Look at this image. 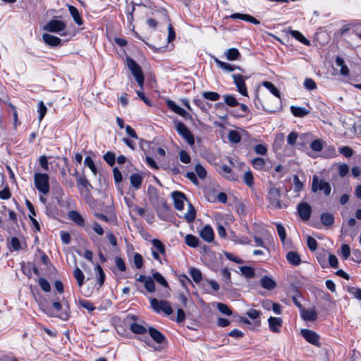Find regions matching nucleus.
<instances>
[{"label": "nucleus", "instance_id": "nucleus-1", "mask_svg": "<svg viewBox=\"0 0 361 361\" xmlns=\"http://www.w3.org/2000/svg\"><path fill=\"white\" fill-rule=\"evenodd\" d=\"M49 176L47 173H35L34 176L35 186L43 195L49 192Z\"/></svg>", "mask_w": 361, "mask_h": 361}, {"label": "nucleus", "instance_id": "nucleus-2", "mask_svg": "<svg viewBox=\"0 0 361 361\" xmlns=\"http://www.w3.org/2000/svg\"><path fill=\"white\" fill-rule=\"evenodd\" d=\"M312 191L314 193L323 192L326 196H329L331 192V187L329 182L314 175L312 177Z\"/></svg>", "mask_w": 361, "mask_h": 361}, {"label": "nucleus", "instance_id": "nucleus-3", "mask_svg": "<svg viewBox=\"0 0 361 361\" xmlns=\"http://www.w3.org/2000/svg\"><path fill=\"white\" fill-rule=\"evenodd\" d=\"M126 63L139 86L142 89L144 86L145 79L141 67L134 59L128 56L126 58Z\"/></svg>", "mask_w": 361, "mask_h": 361}, {"label": "nucleus", "instance_id": "nucleus-4", "mask_svg": "<svg viewBox=\"0 0 361 361\" xmlns=\"http://www.w3.org/2000/svg\"><path fill=\"white\" fill-rule=\"evenodd\" d=\"M150 305L154 311L157 313L163 312L166 315H170L173 313L171 303L167 300L159 301L156 298H152L150 300Z\"/></svg>", "mask_w": 361, "mask_h": 361}, {"label": "nucleus", "instance_id": "nucleus-5", "mask_svg": "<svg viewBox=\"0 0 361 361\" xmlns=\"http://www.w3.org/2000/svg\"><path fill=\"white\" fill-rule=\"evenodd\" d=\"M281 198V191L279 189L273 188L270 189L269 192V206L271 209H279L283 208V207H286V205L283 204L280 200Z\"/></svg>", "mask_w": 361, "mask_h": 361}, {"label": "nucleus", "instance_id": "nucleus-6", "mask_svg": "<svg viewBox=\"0 0 361 361\" xmlns=\"http://www.w3.org/2000/svg\"><path fill=\"white\" fill-rule=\"evenodd\" d=\"M175 126L178 133L182 136L190 146H192L195 144L194 136L186 126L181 122H176Z\"/></svg>", "mask_w": 361, "mask_h": 361}, {"label": "nucleus", "instance_id": "nucleus-7", "mask_svg": "<svg viewBox=\"0 0 361 361\" xmlns=\"http://www.w3.org/2000/svg\"><path fill=\"white\" fill-rule=\"evenodd\" d=\"M301 336L310 343L319 347V336L314 331L309 329H302L300 330Z\"/></svg>", "mask_w": 361, "mask_h": 361}, {"label": "nucleus", "instance_id": "nucleus-8", "mask_svg": "<svg viewBox=\"0 0 361 361\" xmlns=\"http://www.w3.org/2000/svg\"><path fill=\"white\" fill-rule=\"evenodd\" d=\"M232 78L239 93L243 96L247 97L248 95V93L245 80L247 78L239 74H233L232 75Z\"/></svg>", "mask_w": 361, "mask_h": 361}, {"label": "nucleus", "instance_id": "nucleus-9", "mask_svg": "<svg viewBox=\"0 0 361 361\" xmlns=\"http://www.w3.org/2000/svg\"><path fill=\"white\" fill-rule=\"evenodd\" d=\"M297 210L300 218L302 221H307L310 219L312 214V207L306 202H301L297 207Z\"/></svg>", "mask_w": 361, "mask_h": 361}, {"label": "nucleus", "instance_id": "nucleus-10", "mask_svg": "<svg viewBox=\"0 0 361 361\" xmlns=\"http://www.w3.org/2000/svg\"><path fill=\"white\" fill-rule=\"evenodd\" d=\"M65 28V23L59 20H51L44 27L45 30L52 32H59Z\"/></svg>", "mask_w": 361, "mask_h": 361}, {"label": "nucleus", "instance_id": "nucleus-11", "mask_svg": "<svg viewBox=\"0 0 361 361\" xmlns=\"http://www.w3.org/2000/svg\"><path fill=\"white\" fill-rule=\"evenodd\" d=\"M166 103L170 109H171L175 113L182 116L183 118L189 119L192 118L191 115L188 111L178 106L173 101L168 100Z\"/></svg>", "mask_w": 361, "mask_h": 361}, {"label": "nucleus", "instance_id": "nucleus-12", "mask_svg": "<svg viewBox=\"0 0 361 361\" xmlns=\"http://www.w3.org/2000/svg\"><path fill=\"white\" fill-rule=\"evenodd\" d=\"M172 197L174 201V207L178 210H183L184 208V200L185 195L179 191H174L172 192Z\"/></svg>", "mask_w": 361, "mask_h": 361}, {"label": "nucleus", "instance_id": "nucleus-13", "mask_svg": "<svg viewBox=\"0 0 361 361\" xmlns=\"http://www.w3.org/2000/svg\"><path fill=\"white\" fill-rule=\"evenodd\" d=\"M269 329L274 333H279L282 326L283 320L281 317H270L268 319Z\"/></svg>", "mask_w": 361, "mask_h": 361}, {"label": "nucleus", "instance_id": "nucleus-14", "mask_svg": "<svg viewBox=\"0 0 361 361\" xmlns=\"http://www.w3.org/2000/svg\"><path fill=\"white\" fill-rule=\"evenodd\" d=\"M200 237L207 243H211L214 240V234L212 228L206 225L200 231Z\"/></svg>", "mask_w": 361, "mask_h": 361}, {"label": "nucleus", "instance_id": "nucleus-15", "mask_svg": "<svg viewBox=\"0 0 361 361\" xmlns=\"http://www.w3.org/2000/svg\"><path fill=\"white\" fill-rule=\"evenodd\" d=\"M219 173L229 180H236L237 178L235 175L232 173L231 167L226 164H223L219 166L218 169Z\"/></svg>", "mask_w": 361, "mask_h": 361}, {"label": "nucleus", "instance_id": "nucleus-16", "mask_svg": "<svg viewBox=\"0 0 361 361\" xmlns=\"http://www.w3.org/2000/svg\"><path fill=\"white\" fill-rule=\"evenodd\" d=\"M44 42L51 47H57L61 44V39L56 37L47 33H44L42 35Z\"/></svg>", "mask_w": 361, "mask_h": 361}, {"label": "nucleus", "instance_id": "nucleus-17", "mask_svg": "<svg viewBox=\"0 0 361 361\" xmlns=\"http://www.w3.org/2000/svg\"><path fill=\"white\" fill-rule=\"evenodd\" d=\"M303 319L309 322H314L317 319V313L314 309L303 308L300 311Z\"/></svg>", "mask_w": 361, "mask_h": 361}, {"label": "nucleus", "instance_id": "nucleus-18", "mask_svg": "<svg viewBox=\"0 0 361 361\" xmlns=\"http://www.w3.org/2000/svg\"><path fill=\"white\" fill-rule=\"evenodd\" d=\"M148 331L152 338L157 343H163L165 341V336L159 330L149 327Z\"/></svg>", "mask_w": 361, "mask_h": 361}, {"label": "nucleus", "instance_id": "nucleus-19", "mask_svg": "<svg viewBox=\"0 0 361 361\" xmlns=\"http://www.w3.org/2000/svg\"><path fill=\"white\" fill-rule=\"evenodd\" d=\"M230 17L233 19H241L243 20L250 22L255 25H259L260 23V22L255 18L247 14L233 13Z\"/></svg>", "mask_w": 361, "mask_h": 361}, {"label": "nucleus", "instance_id": "nucleus-20", "mask_svg": "<svg viewBox=\"0 0 361 361\" xmlns=\"http://www.w3.org/2000/svg\"><path fill=\"white\" fill-rule=\"evenodd\" d=\"M286 259L288 262L293 266H298L301 262L300 255L297 252L293 251H290L287 253Z\"/></svg>", "mask_w": 361, "mask_h": 361}, {"label": "nucleus", "instance_id": "nucleus-21", "mask_svg": "<svg viewBox=\"0 0 361 361\" xmlns=\"http://www.w3.org/2000/svg\"><path fill=\"white\" fill-rule=\"evenodd\" d=\"M291 113L296 117H303L310 114V110L305 107L292 106Z\"/></svg>", "mask_w": 361, "mask_h": 361}, {"label": "nucleus", "instance_id": "nucleus-22", "mask_svg": "<svg viewBox=\"0 0 361 361\" xmlns=\"http://www.w3.org/2000/svg\"><path fill=\"white\" fill-rule=\"evenodd\" d=\"M68 217L71 220H72L74 223L78 224V226H84V219L83 217L75 211H71L68 214Z\"/></svg>", "mask_w": 361, "mask_h": 361}, {"label": "nucleus", "instance_id": "nucleus-23", "mask_svg": "<svg viewBox=\"0 0 361 361\" xmlns=\"http://www.w3.org/2000/svg\"><path fill=\"white\" fill-rule=\"evenodd\" d=\"M214 61H215L216 64L219 68H222L223 70H224L227 72H232V71H235V69L240 70V68L238 66H233L228 63L223 62L216 58L214 59Z\"/></svg>", "mask_w": 361, "mask_h": 361}, {"label": "nucleus", "instance_id": "nucleus-24", "mask_svg": "<svg viewBox=\"0 0 361 361\" xmlns=\"http://www.w3.org/2000/svg\"><path fill=\"white\" fill-rule=\"evenodd\" d=\"M151 274L152 275V278L153 280L156 281L158 283L161 284L164 287H169V284L164 277L158 271L154 269L151 271Z\"/></svg>", "mask_w": 361, "mask_h": 361}, {"label": "nucleus", "instance_id": "nucleus-25", "mask_svg": "<svg viewBox=\"0 0 361 361\" xmlns=\"http://www.w3.org/2000/svg\"><path fill=\"white\" fill-rule=\"evenodd\" d=\"M261 285L265 289L272 290V289H274L276 287V283L270 277H269V276H264L261 279Z\"/></svg>", "mask_w": 361, "mask_h": 361}, {"label": "nucleus", "instance_id": "nucleus-26", "mask_svg": "<svg viewBox=\"0 0 361 361\" xmlns=\"http://www.w3.org/2000/svg\"><path fill=\"white\" fill-rule=\"evenodd\" d=\"M226 59L229 61H235L240 57L239 51L235 48L227 49L224 53Z\"/></svg>", "mask_w": 361, "mask_h": 361}, {"label": "nucleus", "instance_id": "nucleus-27", "mask_svg": "<svg viewBox=\"0 0 361 361\" xmlns=\"http://www.w3.org/2000/svg\"><path fill=\"white\" fill-rule=\"evenodd\" d=\"M68 11L73 17L74 21L78 25H81L82 24V19L79 13L78 10L73 6H68Z\"/></svg>", "mask_w": 361, "mask_h": 361}, {"label": "nucleus", "instance_id": "nucleus-28", "mask_svg": "<svg viewBox=\"0 0 361 361\" xmlns=\"http://www.w3.org/2000/svg\"><path fill=\"white\" fill-rule=\"evenodd\" d=\"M289 33L290 34V35L295 38L296 39H298L299 42H300L301 43L307 45V46H310V42L302 34L298 31V30H290L289 31Z\"/></svg>", "mask_w": 361, "mask_h": 361}, {"label": "nucleus", "instance_id": "nucleus-29", "mask_svg": "<svg viewBox=\"0 0 361 361\" xmlns=\"http://www.w3.org/2000/svg\"><path fill=\"white\" fill-rule=\"evenodd\" d=\"M335 62L336 66L341 67L340 73L344 76L348 75L349 73V69L345 64L344 60L341 56H337Z\"/></svg>", "mask_w": 361, "mask_h": 361}, {"label": "nucleus", "instance_id": "nucleus-30", "mask_svg": "<svg viewBox=\"0 0 361 361\" xmlns=\"http://www.w3.org/2000/svg\"><path fill=\"white\" fill-rule=\"evenodd\" d=\"M130 180L131 185L137 190L141 186L142 177L140 174L134 173L130 176Z\"/></svg>", "mask_w": 361, "mask_h": 361}, {"label": "nucleus", "instance_id": "nucleus-31", "mask_svg": "<svg viewBox=\"0 0 361 361\" xmlns=\"http://www.w3.org/2000/svg\"><path fill=\"white\" fill-rule=\"evenodd\" d=\"M321 222L324 226H331L334 222V216L331 213H323L320 217Z\"/></svg>", "mask_w": 361, "mask_h": 361}, {"label": "nucleus", "instance_id": "nucleus-32", "mask_svg": "<svg viewBox=\"0 0 361 361\" xmlns=\"http://www.w3.org/2000/svg\"><path fill=\"white\" fill-rule=\"evenodd\" d=\"M185 242L187 245L191 247H197L199 245L200 240L196 236L188 234L185 238Z\"/></svg>", "mask_w": 361, "mask_h": 361}, {"label": "nucleus", "instance_id": "nucleus-33", "mask_svg": "<svg viewBox=\"0 0 361 361\" xmlns=\"http://www.w3.org/2000/svg\"><path fill=\"white\" fill-rule=\"evenodd\" d=\"M262 85L264 87L268 89L274 95H275L277 98L280 99V92L272 82L269 81H264L263 82Z\"/></svg>", "mask_w": 361, "mask_h": 361}, {"label": "nucleus", "instance_id": "nucleus-34", "mask_svg": "<svg viewBox=\"0 0 361 361\" xmlns=\"http://www.w3.org/2000/svg\"><path fill=\"white\" fill-rule=\"evenodd\" d=\"M252 166L257 170H263L265 167V161L260 157L255 158L251 161Z\"/></svg>", "mask_w": 361, "mask_h": 361}, {"label": "nucleus", "instance_id": "nucleus-35", "mask_svg": "<svg viewBox=\"0 0 361 361\" xmlns=\"http://www.w3.org/2000/svg\"><path fill=\"white\" fill-rule=\"evenodd\" d=\"M73 276L77 280L78 286L81 287L84 283L85 279V276L81 269L78 267H76L73 271Z\"/></svg>", "mask_w": 361, "mask_h": 361}, {"label": "nucleus", "instance_id": "nucleus-36", "mask_svg": "<svg viewBox=\"0 0 361 361\" xmlns=\"http://www.w3.org/2000/svg\"><path fill=\"white\" fill-rule=\"evenodd\" d=\"M76 183L79 188L87 189L88 187H91L85 176H78L76 178Z\"/></svg>", "mask_w": 361, "mask_h": 361}, {"label": "nucleus", "instance_id": "nucleus-37", "mask_svg": "<svg viewBox=\"0 0 361 361\" xmlns=\"http://www.w3.org/2000/svg\"><path fill=\"white\" fill-rule=\"evenodd\" d=\"M196 216V212L195 208L192 207L191 204H189V207L187 213L185 214V219L188 223L192 222Z\"/></svg>", "mask_w": 361, "mask_h": 361}, {"label": "nucleus", "instance_id": "nucleus-38", "mask_svg": "<svg viewBox=\"0 0 361 361\" xmlns=\"http://www.w3.org/2000/svg\"><path fill=\"white\" fill-rule=\"evenodd\" d=\"M95 271H96L97 277L98 278V283H99V286H102L103 285V283L104 282V279H105V274L103 271V269L100 265L97 264L95 267Z\"/></svg>", "mask_w": 361, "mask_h": 361}, {"label": "nucleus", "instance_id": "nucleus-39", "mask_svg": "<svg viewBox=\"0 0 361 361\" xmlns=\"http://www.w3.org/2000/svg\"><path fill=\"white\" fill-rule=\"evenodd\" d=\"M284 142V135L282 133H279L276 135L273 147L275 150H279L281 148Z\"/></svg>", "mask_w": 361, "mask_h": 361}, {"label": "nucleus", "instance_id": "nucleus-40", "mask_svg": "<svg viewBox=\"0 0 361 361\" xmlns=\"http://www.w3.org/2000/svg\"><path fill=\"white\" fill-rule=\"evenodd\" d=\"M130 329L133 333L137 334H144L147 332L145 327L137 323H133L130 325Z\"/></svg>", "mask_w": 361, "mask_h": 361}, {"label": "nucleus", "instance_id": "nucleus-41", "mask_svg": "<svg viewBox=\"0 0 361 361\" xmlns=\"http://www.w3.org/2000/svg\"><path fill=\"white\" fill-rule=\"evenodd\" d=\"M225 103L229 106H236L239 104L235 97L230 94H224L223 96Z\"/></svg>", "mask_w": 361, "mask_h": 361}, {"label": "nucleus", "instance_id": "nucleus-42", "mask_svg": "<svg viewBox=\"0 0 361 361\" xmlns=\"http://www.w3.org/2000/svg\"><path fill=\"white\" fill-rule=\"evenodd\" d=\"M228 140L231 142L238 143L240 142L241 137L238 132L236 130H230L228 135Z\"/></svg>", "mask_w": 361, "mask_h": 361}, {"label": "nucleus", "instance_id": "nucleus-43", "mask_svg": "<svg viewBox=\"0 0 361 361\" xmlns=\"http://www.w3.org/2000/svg\"><path fill=\"white\" fill-rule=\"evenodd\" d=\"M202 97L206 99L214 102L219 99L220 94L215 92H204L202 93Z\"/></svg>", "mask_w": 361, "mask_h": 361}, {"label": "nucleus", "instance_id": "nucleus-44", "mask_svg": "<svg viewBox=\"0 0 361 361\" xmlns=\"http://www.w3.org/2000/svg\"><path fill=\"white\" fill-rule=\"evenodd\" d=\"M84 164L85 166H88L92 173L96 176L97 173V167L94 163V161L90 157H86L84 161Z\"/></svg>", "mask_w": 361, "mask_h": 361}, {"label": "nucleus", "instance_id": "nucleus-45", "mask_svg": "<svg viewBox=\"0 0 361 361\" xmlns=\"http://www.w3.org/2000/svg\"><path fill=\"white\" fill-rule=\"evenodd\" d=\"M190 274L195 283H199L202 280V273L197 269L192 268Z\"/></svg>", "mask_w": 361, "mask_h": 361}, {"label": "nucleus", "instance_id": "nucleus-46", "mask_svg": "<svg viewBox=\"0 0 361 361\" xmlns=\"http://www.w3.org/2000/svg\"><path fill=\"white\" fill-rule=\"evenodd\" d=\"M152 243L154 248L156 249L157 252H160L161 254H164L165 252V247L159 240L154 239L152 240Z\"/></svg>", "mask_w": 361, "mask_h": 361}, {"label": "nucleus", "instance_id": "nucleus-47", "mask_svg": "<svg viewBox=\"0 0 361 361\" xmlns=\"http://www.w3.org/2000/svg\"><path fill=\"white\" fill-rule=\"evenodd\" d=\"M347 291L350 295L354 296V298L361 300V289L360 288L350 286V287H348Z\"/></svg>", "mask_w": 361, "mask_h": 361}, {"label": "nucleus", "instance_id": "nucleus-48", "mask_svg": "<svg viewBox=\"0 0 361 361\" xmlns=\"http://www.w3.org/2000/svg\"><path fill=\"white\" fill-rule=\"evenodd\" d=\"M195 171L197 175L201 179H203L207 176V171L200 164H197L195 165Z\"/></svg>", "mask_w": 361, "mask_h": 361}, {"label": "nucleus", "instance_id": "nucleus-49", "mask_svg": "<svg viewBox=\"0 0 361 361\" xmlns=\"http://www.w3.org/2000/svg\"><path fill=\"white\" fill-rule=\"evenodd\" d=\"M47 109L42 101L38 103L39 121H42L47 113Z\"/></svg>", "mask_w": 361, "mask_h": 361}, {"label": "nucleus", "instance_id": "nucleus-50", "mask_svg": "<svg viewBox=\"0 0 361 361\" xmlns=\"http://www.w3.org/2000/svg\"><path fill=\"white\" fill-rule=\"evenodd\" d=\"M103 158L105 160V161L108 164H109L111 166H112L115 164V159H116L115 154L111 152H106L104 155Z\"/></svg>", "mask_w": 361, "mask_h": 361}, {"label": "nucleus", "instance_id": "nucleus-51", "mask_svg": "<svg viewBox=\"0 0 361 361\" xmlns=\"http://www.w3.org/2000/svg\"><path fill=\"white\" fill-rule=\"evenodd\" d=\"M240 271L246 277L252 278L255 276V270L250 267H241Z\"/></svg>", "mask_w": 361, "mask_h": 361}, {"label": "nucleus", "instance_id": "nucleus-52", "mask_svg": "<svg viewBox=\"0 0 361 361\" xmlns=\"http://www.w3.org/2000/svg\"><path fill=\"white\" fill-rule=\"evenodd\" d=\"M339 152L345 157H350L353 155V150L348 146H343L339 148Z\"/></svg>", "mask_w": 361, "mask_h": 361}, {"label": "nucleus", "instance_id": "nucleus-53", "mask_svg": "<svg viewBox=\"0 0 361 361\" xmlns=\"http://www.w3.org/2000/svg\"><path fill=\"white\" fill-rule=\"evenodd\" d=\"M145 287L149 293H154L155 291V283L151 277L147 278L145 283Z\"/></svg>", "mask_w": 361, "mask_h": 361}, {"label": "nucleus", "instance_id": "nucleus-54", "mask_svg": "<svg viewBox=\"0 0 361 361\" xmlns=\"http://www.w3.org/2000/svg\"><path fill=\"white\" fill-rule=\"evenodd\" d=\"M217 308L221 313L226 315L230 316L232 314L231 310L225 304L218 303Z\"/></svg>", "mask_w": 361, "mask_h": 361}, {"label": "nucleus", "instance_id": "nucleus-55", "mask_svg": "<svg viewBox=\"0 0 361 361\" xmlns=\"http://www.w3.org/2000/svg\"><path fill=\"white\" fill-rule=\"evenodd\" d=\"M298 137V134L296 132H291L287 137V142L290 147H293Z\"/></svg>", "mask_w": 361, "mask_h": 361}, {"label": "nucleus", "instance_id": "nucleus-56", "mask_svg": "<svg viewBox=\"0 0 361 361\" xmlns=\"http://www.w3.org/2000/svg\"><path fill=\"white\" fill-rule=\"evenodd\" d=\"M79 304H80V305L82 307L87 310L89 312H92V311H93L95 309V307L93 305V304L92 302H90V301L86 300H80L79 301Z\"/></svg>", "mask_w": 361, "mask_h": 361}, {"label": "nucleus", "instance_id": "nucleus-57", "mask_svg": "<svg viewBox=\"0 0 361 361\" xmlns=\"http://www.w3.org/2000/svg\"><path fill=\"white\" fill-rule=\"evenodd\" d=\"M304 86L309 90H315L317 88L316 82L311 78H306L305 80Z\"/></svg>", "mask_w": 361, "mask_h": 361}, {"label": "nucleus", "instance_id": "nucleus-58", "mask_svg": "<svg viewBox=\"0 0 361 361\" xmlns=\"http://www.w3.org/2000/svg\"><path fill=\"white\" fill-rule=\"evenodd\" d=\"M307 245L308 248L311 251H314V250H316L317 247V242L314 238H312L311 236H308L307 240Z\"/></svg>", "mask_w": 361, "mask_h": 361}, {"label": "nucleus", "instance_id": "nucleus-59", "mask_svg": "<svg viewBox=\"0 0 361 361\" xmlns=\"http://www.w3.org/2000/svg\"><path fill=\"white\" fill-rule=\"evenodd\" d=\"M134 264L137 269H140L143 264V258L139 253H135L133 257Z\"/></svg>", "mask_w": 361, "mask_h": 361}, {"label": "nucleus", "instance_id": "nucleus-60", "mask_svg": "<svg viewBox=\"0 0 361 361\" xmlns=\"http://www.w3.org/2000/svg\"><path fill=\"white\" fill-rule=\"evenodd\" d=\"M39 285L45 292H49L51 290L49 283L44 278H40L39 279Z\"/></svg>", "mask_w": 361, "mask_h": 361}, {"label": "nucleus", "instance_id": "nucleus-61", "mask_svg": "<svg viewBox=\"0 0 361 361\" xmlns=\"http://www.w3.org/2000/svg\"><path fill=\"white\" fill-rule=\"evenodd\" d=\"M310 147L313 151L320 152L323 147L322 142L319 140H315L311 143Z\"/></svg>", "mask_w": 361, "mask_h": 361}, {"label": "nucleus", "instance_id": "nucleus-62", "mask_svg": "<svg viewBox=\"0 0 361 361\" xmlns=\"http://www.w3.org/2000/svg\"><path fill=\"white\" fill-rule=\"evenodd\" d=\"M39 161L41 167L44 170L48 171L49 170V163L47 157L45 155H42L39 158Z\"/></svg>", "mask_w": 361, "mask_h": 361}, {"label": "nucleus", "instance_id": "nucleus-63", "mask_svg": "<svg viewBox=\"0 0 361 361\" xmlns=\"http://www.w3.org/2000/svg\"><path fill=\"white\" fill-rule=\"evenodd\" d=\"M179 156H180V160L184 163V164H188L190 162V157L189 155V154L186 152V151H184V150H181L180 152H179Z\"/></svg>", "mask_w": 361, "mask_h": 361}, {"label": "nucleus", "instance_id": "nucleus-64", "mask_svg": "<svg viewBox=\"0 0 361 361\" xmlns=\"http://www.w3.org/2000/svg\"><path fill=\"white\" fill-rule=\"evenodd\" d=\"M254 150L257 154L265 155L267 153V147L261 144L257 145L255 147Z\"/></svg>", "mask_w": 361, "mask_h": 361}]
</instances>
